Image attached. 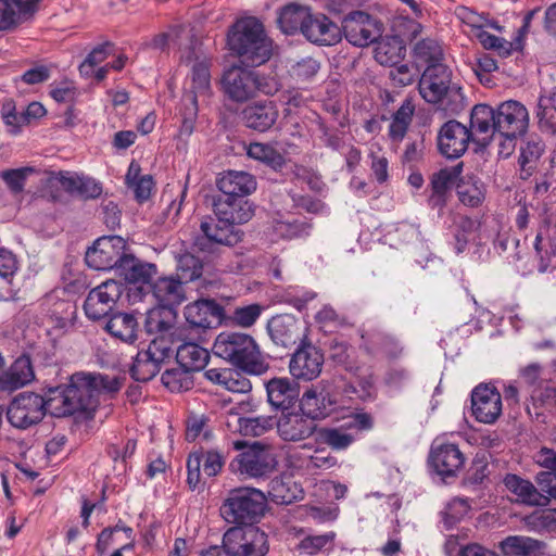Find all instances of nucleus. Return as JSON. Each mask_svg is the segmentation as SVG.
<instances>
[{
    "label": "nucleus",
    "instance_id": "nucleus-1",
    "mask_svg": "<svg viewBox=\"0 0 556 556\" xmlns=\"http://www.w3.org/2000/svg\"><path fill=\"white\" fill-rule=\"evenodd\" d=\"M213 353L241 371L261 376L269 368L268 357L255 339L244 332L223 331L214 341Z\"/></svg>",
    "mask_w": 556,
    "mask_h": 556
},
{
    "label": "nucleus",
    "instance_id": "nucleus-2",
    "mask_svg": "<svg viewBox=\"0 0 556 556\" xmlns=\"http://www.w3.org/2000/svg\"><path fill=\"white\" fill-rule=\"evenodd\" d=\"M98 404L92 374H74L67 384L48 389V412L54 417L77 413L89 415L96 410Z\"/></svg>",
    "mask_w": 556,
    "mask_h": 556
},
{
    "label": "nucleus",
    "instance_id": "nucleus-3",
    "mask_svg": "<svg viewBox=\"0 0 556 556\" xmlns=\"http://www.w3.org/2000/svg\"><path fill=\"white\" fill-rule=\"evenodd\" d=\"M228 46L247 66H260L273 53V42L256 17L239 20L228 34Z\"/></svg>",
    "mask_w": 556,
    "mask_h": 556
},
{
    "label": "nucleus",
    "instance_id": "nucleus-4",
    "mask_svg": "<svg viewBox=\"0 0 556 556\" xmlns=\"http://www.w3.org/2000/svg\"><path fill=\"white\" fill-rule=\"evenodd\" d=\"M418 90L421 98L444 110H453L462 99V89L452 81V71L444 63L427 66L422 72Z\"/></svg>",
    "mask_w": 556,
    "mask_h": 556
},
{
    "label": "nucleus",
    "instance_id": "nucleus-5",
    "mask_svg": "<svg viewBox=\"0 0 556 556\" xmlns=\"http://www.w3.org/2000/svg\"><path fill=\"white\" fill-rule=\"evenodd\" d=\"M266 503L265 494L258 489H232L220 506V516L228 523L251 526L264 515Z\"/></svg>",
    "mask_w": 556,
    "mask_h": 556
},
{
    "label": "nucleus",
    "instance_id": "nucleus-6",
    "mask_svg": "<svg viewBox=\"0 0 556 556\" xmlns=\"http://www.w3.org/2000/svg\"><path fill=\"white\" fill-rule=\"evenodd\" d=\"M278 462L273 452L260 444L253 443L244 447L230 463L233 473L244 478L261 479L273 473Z\"/></svg>",
    "mask_w": 556,
    "mask_h": 556
},
{
    "label": "nucleus",
    "instance_id": "nucleus-7",
    "mask_svg": "<svg viewBox=\"0 0 556 556\" xmlns=\"http://www.w3.org/2000/svg\"><path fill=\"white\" fill-rule=\"evenodd\" d=\"M48 412V391L45 396L33 392L16 395L8 406L7 418L17 429L38 424Z\"/></svg>",
    "mask_w": 556,
    "mask_h": 556
},
{
    "label": "nucleus",
    "instance_id": "nucleus-8",
    "mask_svg": "<svg viewBox=\"0 0 556 556\" xmlns=\"http://www.w3.org/2000/svg\"><path fill=\"white\" fill-rule=\"evenodd\" d=\"M223 548L228 556H265L267 536L255 527H233L225 532Z\"/></svg>",
    "mask_w": 556,
    "mask_h": 556
},
{
    "label": "nucleus",
    "instance_id": "nucleus-9",
    "mask_svg": "<svg viewBox=\"0 0 556 556\" xmlns=\"http://www.w3.org/2000/svg\"><path fill=\"white\" fill-rule=\"evenodd\" d=\"M223 89L233 101L244 102L256 96L258 91L269 93L271 89L264 83L257 72L233 66L223 76Z\"/></svg>",
    "mask_w": 556,
    "mask_h": 556
},
{
    "label": "nucleus",
    "instance_id": "nucleus-10",
    "mask_svg": "<svg viewBox=\"0 0 556 556\" xmlns=\"http://www.w3.org/2000/svg\"><path fill=\"white\" fill-rule=\"evenodd\" d=\"M372 418L364 412H353L346 416L345 421L339 427H323L317 430L320 443L334 451H344L353 444L355 435L352 430L365 431L372 428Z\"/></svg>",
    "mask_w": 556,
    "mask_h": 556
},
{
    "label": "nucleus",
    "instance_id": "nucleus-11",
    "mask_svg": "<svg viewBox=\"0 0 556 556\" xmlns=\"http://www.w3.org/2000/svg\"><path fill=\"white\" fill-rule=\"evenodd\" d=\"M173 350L169 340L155 338L147 350L139 351L130 367V375L137 381H149L160 371L161 364L170 357Z\"/></svg>",
    "mask_w": 556,
    "mask_h": 556
},
{
    "label": "nucleus",
    "instance_id": "nucleus-12",
    "mask_svg": "<svg viewBox=\"0 0 556 556\" xmlns=\"http://www.w3.org/2000/svg\"><path fill=\"white\" fill-rule=\"evenodd\" d=\"M181 62L191 67L190 70V90L184 96V101L191 104L195 112L198 109V98L207 97L211 91L210 59L202 50L194 48L189 54H181Z\"/></svg>",
    "mask_w": 556,
    "mask_h": 556
},
{
    "label": "nucleus",
    "instance_id": "nucleus-13",
    "mask_svg": "<svg viewBox=\"0 0 556 556\" xmlns=\"http://www.w3.org/2000/svg\"><path fill=\"white\" fill-rule=\"evenodd\" d=\"M126 242L119 236H106L97 239L85 255L88 267L96 270H110L119 266L125 255Z\"/></svg>",
    "mask_w": 556,
    "mask_h": 556
},
{
    "label": "nucleus",
    "instance_id": "nucleus-14",
    "mask_svg": "<svg viewBox=\"0 0 556 556\" xmlns=\"http://www.w3.org/2000/svg\"><path fill=\"white\" fill-rule=\"evenodd\" d=\"M201 236L195 238L194 244L201 251L211 252L215 247H233L242 240L243 232L236 226L205 217L200 224Z\"/></svg>",
    "mask_w": 556,
    "mask_h": 556
},
{
    "label": "nucleus",
    "instance_id": "nucleus-15",
    "mask_svg": "<svg viewBox=\"0 0 556 556\" xmlns=\"http://www.w3.org/2000/svg\"><path fill=\"white\" fill-rule=\"evenodd\" d=\"M345 39L357 47H367L381 37V23L363 11H354L342 22L341 33Z\"/></svg>",
    "mask_w": 556,
    "mask_h": 556
},
{
    "label": "nucleus",
    "instance_id": "nucleus-16",
    "mask_svg": "<svg viewBox=\"0 0 556 556\" xmlns=\"http://www.w3.org/2000/svg\"><path fill=\"white\" fill-rule=\"evenodd\" d=\"M123 293V285L115 280H106L92 289L84 303L88 318L98 320L105 317L114 307Z\"/></svg>",
    "mask_w": 556,
    "mask_h": 556
},
{
    "label": "nucleus",
    "instance_id": "nucleus-17",
    "mask_svg": "<svg viewBox=\"0 0 556 556\" xmlns=\"http://www.w3.org/2000/svg\"><path fill=\"white\" fill-rule=\"evenodd\" d=\"M465 457L458 446L437 438L431 444L429 464L443 478L454 477L464 466Z\"/></svg>",
    "mask_w": 556,
    "mask_h": 556
},
{
    "label": "nucleus",
    "instance_id": "nucleus-18",
    "mask_svg": "<svg viewBox=\"0 0 556 556\" xmlns=\"http://www.w3.org/2000/svg\"><path fill=\"white\" fill-rule=\"evenodd\" d=\"M225 465V456L217 450L193 452L187 459V483L194 490L201 483V468L207 477L217 476Z\"/></svg>",
    "mask_w": 556,
    "mask_h": 556
},
{
    "label": "nucleus",
    "instance_id": "nucleus-19",
    "mask_svg": "<svg viewBox=\"0 0 556 556\" xmlns=\"http://www.w3.org/2000/svg\"><path fill=\"white\" fill-rule=\"evenodd\" d=\"M495 110L497 134L523 136L529 127V112L519 101L507 100L500 103Z\"/></svg>",
    "mask_w": 556,
    "mask_h": 556
},
{
    "label": "nucleus",
    "instance_id": "nucleus-20",
    "mask_svg": "<svg viewBox=\"0 0 556 556\" xmlns=\"http://www.w3.org/2000/svg\"><path fill=\"white\" fill-rule=\"evenodd\" d=\"M323 365L324 355L320 350L307 343L299 346L293 353L289 369L295 379L311 381L320 375Z\"/></svg>",
    "mask_w": 556,
    "mask_h": 556
},
{
    "label": "nucleus",
    "instance_id": "nucleus-21",
    "mask_svg": "<svg viewBox=\"0 0 556 556\" xmlns=\"http://www.w3.org/2000/svg\"><path fill=\"white\" fill-rule=\"evenodd\" d=\"M471 409L479 422L494 424L502 414V396L489 384L476 387L471 393Z\"/></svg>",
    "mask_w": 556,
    "mask_h": 556
},
{
    "label": "nucleus",
    "instance_id": "nucleus-22",
    "mask_svg": "<svg viewBox=\"0 0 556 556\" xmlns=\"http://www.w3.org/2000/svg\"><path fill=\"white\" fill-rule=\"evenodd\" d=\"M470 141L472 140L468 128L454 119L446 122L438 135L439 151L447 159L462 156Z\"/></svg>",
    "mask_w": 556,
    "mask_h": 556
},
{
    "label": "nucleus",
    "instance_id": "nucleus-23",
    "mask_svg": "<svg viewBox=\"0 0 556 556\" xmlns=\"http://www.w3.org/2000/svg\"><path fill=\"white\" fill-rule=\"evenodd\" d=\"M472 142L486 147L497 134L496 113L488 104H476L470 114V128H468Z\"/></svg>",
    "mask_w": 556,
    "mask_h": 556
},
{
    "label": "nucleus",
    "instance_id": "nucleus-24",
    "mask_svg": "<svg viewBox=\"0 0 556 556\" xmlns=\"http://www.w3.org/2000/svg\"><path fill=\"white\" fill-rule=\"evenodd\" d=\"M184 316L190 327L208 329L222 324L224 308L214 300L201 299L188 304Z\"/></svg>",
    "mask_w": 556,
    "mask_h": 556
},
{
    "label": "nucleus",
    "instance_id": "nucleus-25",
    "mask_svg": "<svg viewBox=\"0 0 556 556\" xmlns=\"http://www.w3.org/2000/svg\"><path fill=\"white\" fill-rule=\"evenodd\" d=\"M213 208L220 222L229 223L236 227L248 223L254 214L253 206L247 199L223 194L214 199Z\"/></svg>",
    "mask_w": 556,
    "mask_h": 556
},
{
    "label": "nucleus",
    "instance_id": "nucleus-26",
    "mask_svg": "<svg viewBox=\"0 0 556 556\" xmlns=\"http://www.w3.org/2000/svg\"><path fill=\"white\" fill-rule=\"evenodd\" d=\"M302 34L320 46H332L341 40V28L324 14L309 13Z\"/></svg>",
    "mask_w": 556,
    "mask_h": 556
},
{
    "label": "nucleus",
    "instance_id": "nucleus-27",
    "mask_svg": "<svg viewBox=\"0 0 556 556\" xmlns=\"http://www.w3.org/2000/svg\"><path fill=\"white\" fill-rule=\"evenodd\" d=\"M302 325L291 314H281L271 317L267 323V331L270 339L281 346H290L301 340Z\"/></svg>",
    "mask_w": 556,
    "mask_h": 556
},
{
    "label": "nucleus",
    "instance_id": "nucleus-28",
    "mask_svg": "<svg viewBox=\"0 0 556 556\" xmlns=\"http://www.w3.org/2000/svg\"><path fill=\"white\" fill-rule=\"evenodd\" d=\"M279 437L287 442H299L308 439L317 431L316 424L303 413H289L282 415L277 422Z\"/></svg>",
    "mask_w": 556,
    "mask_h": 556
},
{
    "label": "nucleus",
    "instance_id": "nucleus-29",
    "mask_svg": "<svg viewBox=\"0 0 556 556\" xmlns=\"http://www.w3.org/2000/svg\"><path fill=\"white\" fill-rule=\"evenodd\" d=\"M151 46L155 49L165 50L170 47L186 49L182 54H189L192 49L202 50L193 35V29L189 25H175L168 31L156 35Z\"/></svg>",
    "mask_w": 556,
    "mask_h": 556
},
{
    "label": "nucleus",
    "instance_id": "nucleus-30",
    "mask_svg": "<svg viewBox=\"0 0 556 556\" xmlns=\"http://www.w3.org/2000/svg\"><path fill=\"white\" fill-rule=\"evenodd\" d=\"M216 186L223 195L245 199L256 190V180L247 172L228 170L219 175Z\"/></svg>",
    "mask_w": 556,
    "mask_h": 556
},
{
    "label": "nucleus",
    "instance_id": "nucleus-31",
    "mask_svg": "<svg viewBox=\"0 0 556 556\" xmlns=\"http://www.w3.org/2000/svg\"><path fill=\"white\" fill-rule=\"evenodd\" d=\"M40 0H0V29H9L29 18Z\"/></svg>",
    "mask_w": 556,
    "mask_h": 556
},
{
    "label": "nucleus",
    "instance_id": "nucleus-32",
    "mask_svg": "<svg viewBox=\"0 0 556 556\" xmlns=\"http://www.w3.org/2000/svg\"><path fill=\"white\" fill-rule=\"evenodd\" d=\"M156 302L164 308L173 309L186 300V291L180 279L161 277L151 287Z\"/></svg>",
    "mask_w": 556,
    "mask_h": 556
},
{
    "label": "nucleus",
    "instance_id": "nucleus-33",
    "mask_svg": "<svg viewBox=\"0 0 556 556\" xmlns=\"http://www.w3.org/2000/svg\"><path fill=\"white\" fill-rule=\"evenodd\" d=\"M337 407V401L330 394L314 389L305 391L300 400L302 413L312 421L330 415Z\"/></svg>",
    "mask_w": 556,
    "mask_h": 556
},
{
    "label": "nucleus",
    "instance_id": "nucleus-34",
    "mask_svg": "<svg viewBox=\"0 0 556 556\" xmlns=\"http://www.w3.org/2000/svg\"><path fill=\"white\" fill-rule=\"evenodd\" d=\"M269 404L279 409H289L299 399V387L289 378H273L266 383Z\"/></svg>",
    "mask_w": 556,
    "mask_h": 556
},
{
    "label": "nucleus",
    "instance_id": "nucleus-35",
    "mask_svg": "<svg viewBox=\"0 0 556 556\" xmlns=\"http://www.w3.org/2000/svg\"><path fill=\"white\" fill-rule=\"evenodd\" d=\"M116 273L130 283H150L156 276L157 268L155 264L143 262L125 253Z\"/></svg>",
    "mask_w": 556,
    "mask_h": 556
},
{
    "label": "nucleus",
    "instance_id": "nucleus-36",
    "mask_svg": "<svg viewBox=\"0 0 556 556\" xmlns=\"http://www.w3.org/2000/svg\"><path fill=\"white\" fill-rule=\"evenodd\" d=\"M277 118L278 110L270 101L250 104L242 111V119L245 126L258 131L269 129Z\"/></svg>",
    "mask_w": 556,
    "mask_h": 556
},
{
    "label": "nucleus",
    "instance_id": "nucleus-37",
    "mask_svg": "<svg viewBox=\"0 0 556 556\" xmlns=\"http://www.w3.org/2000/svg\"><path fill=\"white\" fill-rule=\"evenodd\" d=\"M35 378L31 362L28 356H21L3 372L0 378V391L12 392L23 388Z\"/></svg>",
    "mask_w": 556,
    "mask_h": 556
},
{
    "label": "nucleus",
    "instance_id": "nucleus-38",
    "mask_svg": "<svg viewBox=\"0 0 556 556\" xmlns=\"http://www.w3.org/2000/svg\"><path fill=\"white\" fill-rule=\"evenodd\" d=\"M105 330L115 339L134 344L139 334V323L134 314L118 312L110 316Z\"/></svg>",
    "mask_w": 556,
    "mask_h": 556
},
{
    "label": "nucleus",
    "instance_id": "nucleus-39",
    "mask_svg": "<svg viewBox=\"0 0 556 556\" xmlns=\"http://www.w3.org/2000/svg\"><path fill=\"white\" fill-rule=\"evenodd\" d=\"M59 181L65 191L84 199H96L102 193L101 185L91 177L75 173H61Z\"/></svg>",
    "mask_w": 556,
    "mask_h": 556
},
{
    "label": "nucleus",
    "instance_id": "nucleus-40",
    "mask_svg": "<svg viewBox=\"0 0 556 556\" xmlns=\"http://www.w3.org/2000/svg\"><path fill=\"white\" fill-rule=\"evenodd\" d=\"M268 494L274 503L289 505L303 497V489L291 476H280L270 481Z\"/></svg>",
    "mask_w": 556,
    "mask_h": 556
},
{
    "label": "nucleus",
    "instance_id": "nucleus-41",
    "mask_svg": "<svg viewBox=\"0 0 556 556\" xmlns=\"http://www.w3.org/2000/svg\"><path fill=\"white\" fill-rule=\"evenodd\" d=\"M504 484L518 497V501L527 505L543 506L549 502L548 497L541 494L532 482L516 475H507L504 478Z\"/></svg>",
    "mask_w": 556,
    "mask_h": 556
},
{
    "label": "nucleus",
    "instance_id": "nucleus-42",
    "mask_svg": "<svg viewBox=\"0 0 556 556\" xmlns=\"http://www.w3.org/2000/svg\"><path fill=\"white\" fill-rule=\"evenodd\" d=\"M534 251L540 258V271H545L551 258L556 256V219L552 225L542 226L533 240Z\"/></svg>",
    "mask_w": 556,
    "mask_h": 556
},
{
    "label": "nucleus",
    "instance_id": "nucleus-43",
    "mask_svg": "<svg viewBox=\"0 0 556 556\" xmlns=\"http://www.w3.org/2000/svg\"><path fill=\"white\" fill-rule=\"evenodd\" d=\"M405 51V46L400 37H384L376 43L375 59L381 65L394 66L404 58Z\"/></svg>",
    "mask_w": 556,
    "mask_h": 556
},
{
    "label": "nucleus",
    "instance_id": "nucleus-44",
    "mask_svg": "<svg viewBox=\"0 0 556 556\" xmlns=\"http://www.w3.org/2000/svg\"><path fill=\"white\" fill-rule=\"evenodd\" d=\"M210 358L207 350L193 342H186L176 351L177 364L191 371H199L205 367Z\"/></svg>",
    "mask_w": 556,
    "mask_h": 556
},
{
    "label": "nucleus",
    "instance_id": "nucleus-45",
    "mask_svg": "<svg viewBox=\"0 0 556 556\" xmlns=\"http://www.w3.org/2000/svg\"><path fill=\"white\" fill-rule=\"evenodd\" d=\"M362 339L367 344L368 350L380 352L391 359H395L402 355L403 346L394 337L382 332L366 331L362 334Z\"/></svg>",
    "mask_w": 556,
    "mask_h": 556
},
{
    "label": "nucleus",
    "instance_id": "nucleus-46",
    "mask_svg": "<svg viewBox=\"0 0 556 556\" xmlns=\"http://www.w3.org/2000/svg\"><path fill=\"white\" fill-rule=\"evenodd\" d=\"M542 541L525 535H509L500 543L505 556H531L544 547Z\"/></svg>",
    "mask_w": 556,
    "mask_h": 556
},
{
    "label": "nucleus",
    "instance_id": "nucleus-47",
    "mask_svg": "<svg viewBox=\"0 0 556 556\" xmlns=\"http://www.w3.org/2000/svg\"><path fill=\"white\" fill-rule=\"evenodd\" d=\"M311 11L307 7L299 4L286 5L278 16V25L285 34H294L298 30L303 33L304 24Z\"/></svg>",
    "mask_w": 556,
    "mask_h": 556
},
{
    "label": "nucleus",
    "instance_id": "nucleus-48",
    "mask_svg": "<svg viewBox=\"0 0 556 556\" xmlns=\"http://www.w3.org/2000/svg\"><path fill=\"white\" fill-rule=\"evenodd\" d=\"M459 174V165L452 169H441L435 173L431 179V194L429 197V203L433 207H442L444 205V195L448 189V186L456 179Z\"/></svg>",
    "mask_w": 556,
    "mask_h": 556
},
{
    "label": "nucleus",
    "instance_id": "nucleus-49",
    "mask_svg": "<svg viewBox=\"0 0 556 556\" xmlns=\"http://www.w3.org/2000/svg\"><path fill=\"white\" fill-rule=\"evenodd\" d=\"M456 189L460 202L468 206L480 205L485 197L484 185L475 177L462 178Z\"/></svg>",
    "mask_w": 556,
    "mask_h": 556
},
{
    "label": "nucleus",
    "instance_id": "nucleus-50",
    "mask_svg": "<svg viewBox=\"0 0 556 556\" xmlns=\"http://www.w3.org/2000/svg\"><path fill=\"white\" fill-rule=\"evenodd\" d=\"M415 108L409 100H405L397 111L393 114L389 136L393 141H402L412 123Z\"/></svg>",
    "mask_w": 556,
    "mask_h": 556
},
{
    "label": "nucleus",
    "instance_id": "nucleus-51",
    "mask_svg": "<svg viewBox=\"0 0 556 556\" xmlns=\"http://www.w3.org/2000/svg\"><path fill=\"white\" fill-rule=\"evenodd\" d=\"M162 382L172 392L190 390L193 387V371L178 364L162 374Z\"/></svg>",
    "mask_w": 556,
    "mask_h": 556
},
{
    "label": "nucleus",
    "instance_id": "nucleus-52",
    "mask_svg": "<svg viewBox=\"0 0 556 556\" xmlns=\"http://www.w3.org/2000/svg\"><path fill=\"white\" fill-rule=\"evenodd\" d=\"M414 58L431 66L437 63H443V49L440 42L432 38H425L417 41L413 49Z\"/></svg>",
    "mask_w": 556,
    "mask_h": 556
},
{
    "label": "nucleus",
    "instance_id": "nucleus-53",
    "mask_svg": "<svg viewBox=\"0 0 556 556\" xmlns=\"http://www.w3.org/2000/svg\"><path fill=\"white\" fill-rule=\"evenodd\" d=\"M247 154L251 159L260 161L274 169L280 168L285 164L283 156L267 143H250L247 148Z\"/></svg>",
    "mask_w": 556,
    "mask_h": 556
},
{
    "label": "nucleus",
    "instance_id": "nucleus-54",
    "mask_svg": "<svg viewBox=\"0 0 556 556\" xmlns=\"http://www.w3.org/2000/svg\"><path fill=\"white\" fill-rule=\"evenodd\" d=\"M530 531H556V508L539 509L523 518Z\"/></svg>",
    "mask_w": 556,
    "mask_h": 556
},
{
    "label": "nucleus",
    "instance_id": "nucleus-55",
    "mask_svg": "<svg viewBox=\"0 0 556 556\" xmlns=\"http://www.w3.org/2000/svg\"><path fill=\"white\" fill-rule=\"evenodd\" d=\"M177 275L186 282L194 281L202 276L203 263L191 253H184L177 257Z\"/></svg>",
    "mask_w": 556,
    "mask_h": 556
},
{
    "label": "nucleus",
    "instance_id": "nucleus-56",
    "mask_svg": "<svg viewBox=\"0 0 556 556\" xmlns=\"http://www.w3.org/2000/svg\"><path fill=\"white\" fill-rule=\"evenodd\" d=\"M208 421V417L203 414H191L186 421V440L189 442L200 439L210 441L213 437V432Z\"/></svg>",
    "mask_w": 556,
    "mask_h": 556
},
{
    "label": "nucleus",
    "instance_id": "nucleus-57",
    "mask_svg": "<svg viewBox=\"0 0 556 556\" xmlns=\"http://www.w3.org/2000/svg\"><path fill=\"white\" fill-rule=\"evenodd\" d=\"M336 533L333 531L318 534L307 535L299 543V548L306 555H316L321 552H329L333 547Z\"/></svg>",
    "mask_w": 556,
    "mask_h": 556
},
{
    "label": "nucleus",
    "instance_id": "nucleus-58",
    "mask_svg": "<svg viewBox=\"0 0 556 556\" xmlns=\"http://www.w3.org/2000/svg\"><path fill=\"white\" fill-rule=\"evenodd\" d=\"M544 152V142L539 137H529L520 148L519 164L529 172Z\"/></svg>",
    "mask_w": 556,
    "mask_h": 556
},
{
    "label": "nucleus",
    "instance_id": "nucleus-59",
    "mask_svg": "<svg viewBox=\"0 0 556 556\" xmlns=\"http://www.w3.org/2000/svg\"><path fill=\"white\" fill-rule=\"evenodd\" d=\"M536 117L541 129L551 132L556 131V105L548 96L539 98Z\"/></svg>",
    "mask_w": 556,
    "mask_h": 556
},
{
    "label": "nucleus",
    "instance_id": "nucleus-60",
    "mask_svg": "<svg viewBox=\"0 0 556 556\" xmlns=\"http://www.w3.org/2000/svg\"><path fill=\"white\" fill-rule=\"evenodd\" d=\"M470 505L467 500L455 497L451 500L442 511V520L446 529L459 522L469 511Z\"/></svg>",
    "mask_w": 556,
    "mask_h": 556
},
{
    "label": "nucleus",
    "instance_id": "nucleus-61",
    "mask_svg": "<svg viewBox=\"0 0 556 556\" xmlns=\"http://www.w3.org/2000/svg\"><path fill=\"white\" fill-rule=\"evenodd\" d=\"M311 226L300 219H285L277 220L274 225V230L277 236L283 239H294L308 235Z\"/></svg>",
    "mask_w": 556,
    "mask_h": 556
},
{
    "label": "nucleus",
    "instance_id": "nucleus-62",
    "mask_svg": "<svg viewBox=\"0 0 556 556\" xmlns=\"http://www.w3.org/2000/svg\"><path fill=\"white\" fill-rule=\"evenodd\" d=\"M264 311L261 304L253 303L244 306H238L233 309L231 320L241 328L252 327Z\"/></svg>",
    "mask_w": 556,
    "mask_h": 556
},
{
    "label": "nucleus",
    "instance_id": "nucleus-63",
    "mask_svg": "<svg viewBox=\"0 0 556 556\" xmlns=\"http://www.w3.org/2000/svg\"><path fill=\"white\" fill-rule=\"evenodd\" d=\"M274 425L271 417L257 416L239 419V430L244 435L260 437Z\"/></svg>",
    "mask_w": 556,
    "mask_h": 556
},
{
    "label": "nucleus",
    "instance_id": "nucleus-64",
    "mask_svg": "<svg viewBox=\"0 0 556 556\" xmlns=\"http://www.w3.org/2000/svg\"><path fill=\"white\" fill-rule=\"evenodd\" d=\"M112 45L106 42L96 47L79 65V73L84 77H90L94 73V67L106 60L110 55Z\"/></svg>",
    "mask_w": 556,
    "mask_h": 556
}]
</instances>
